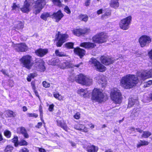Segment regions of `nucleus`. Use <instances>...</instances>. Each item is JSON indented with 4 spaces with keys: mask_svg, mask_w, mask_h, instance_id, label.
Segmentation results:
<instances>
[{
    "mask_svg": "<svg viewBox=\"0 0 152 152\" xmlns=\"http://www.w3.org/2000/svg\"><path fill=\"white\" fill-rule=\"evenodd\" d=\"M103 10L101 9L97 11V13L98 15H100L102 13Z\"/></svg>",
    "mask_w": 152,
    "mask_h": 152,
    "instance_id": "0e129e2a",
    "label": "nucleus"
},
{
    "mask_svg": "<svg viewBox=\"0 0 152 152\" xmlns=\"http://www.w3.org/2000/svg\"><path fill=\"white\" fill-rule=\"evenodd\" d=\"M129 130L131 131V132L134 131V132H136V129L133 127H131L129 128Z\"/></svg>",
    "mask_w": 152,
    "mask_h": 152,
    "instance_id": "e2e57ef3",
    "label": "nucleus"
},
{
    "mask_svg": "<svg viewBox=\"0 0 152 152\" xmlns=\"http://www.w3.org/2000/svg\"><path fill=\"white\" fill-rule=\"evenodd\" d=\"M61 61L58 58H54L52 60L51 64L54 66H58L59 67Z\"/></svg>",
    "mask_w": 152,
    "mask_h": 152,
    "instance_id": "c756f323",
    "label": "nucleus"
},
{
    "mask_svg": "<svg viewBox=\"0 0 152 152\" xmlns=\"http://www.w3.org/2000/svg\"><path fill=\"white\" fill-rule=\"evenodd\" d=\"M140 110L139 108H134L131 112L130 117L132 119H134L135 118L139 116Z\"/></svg>",
    "mask_w": 152,
    "mask_h": 152,
    "instance_id": "412c9836",
    "label": "nucleus"
},
{
    "mask_svg": "<svg viewBox=\"0 0 152 152\" xmlns=\"http://www.w3.org/2000/svg\"><path fill=\"white\" fill-rule=\"evenodd\" d=\"M20 152H29V150L26 148H24L21 149Z\"/></svg>",
    "mask_w": 152,
    "mask_h": 152,
    "instance_id": "052dcab7",
    "label": "nucleus"
},
{
    "mask_svg": "<svg viewBox=\"0 0 152 152\" xmlns=\"http://www.w3.org/2000/svg\"><path fill=\"white\" fill-rule=\"evenodd\" d=\"M68 37L67 34H61L60 33V32L58 31L56 35L55 40L58 41L56 43V45L58 47H61L66 42Z\"/></svg>",
    "mask_w": 152,
    "mask_h": 152,
    "instance_id": "423d86ee",
    "label": "nucleus"
},
{
    "mask_svg": "<svg viewBox=\"0 0 152 152\" xmlns=\"http://www.w3.org/2000/svg\"><path fill=\"white\" fill-rule=\"evenodd\" d=\"M4 135L8 138H10L11 135V132L7 130H6L4 132Z\"/></svg>",
    "mask_w": 152,
    "mask_h": 152,
    "instance_id": "ea45409f",
    "label": "nucleus"
},
{
    "mask_svg": "<svg viewBox=\"0 0 152 152\" xmlns=\"http://www.w3.org/2000/svg\"><path fill=\"white\" fill-rule=\"evenodd\" d=\"M48 52V50L47 49H39L35 51V53L37 56L42 57L46 54Z\"/></svg>",
    "mask_w": 152,
    "mask_h": 152,
    "instance_id": "aec40b11",
    "label": "nucleus"
},
{
    "mask_svg": "<svg viewBox=\"0 0 152 152\" xmlns=\"http://www.w3.org/2000/svg\"><path fill=\"white\" fill-rule=\"evenodd\" d=\"M80 18L82 20L85 22H86L88 20V17L86 15H83L80 16Z\"/></svg>",
    "mask_w": 152,
    "mask_h": 152,
    "instance_id": "c03bdc74",
    "label": "nucleus"
},
{
    "mask_svg": "<svg viewBox=\"0 0 152 152\" xmlns=\"http://www.w3.org/2000/svg\"><path fill=\"white\" fill-rule=\"evenodd\" d=\"M110 96L112 99L116 103L121 102V96L119 90L114 88L111 92Z\"/></svg>",
    "mask_w": 152,
    "mask_h": 152,
    "instance_id": "6e6552de",
    "label": "nucleus"
},
{
    "mask_svg": "<svg viewBox=\"0 0 152 152\" xmlns=\"http://www.w3.org/2000/svg\"><path fill=\"white\" fill-rule=\"evenodd\" d=\"M87 149L88 152H97L98 148L93 145H90L87 146Z\"/></svg>",
    "mask_w": 152,
    "mask_h": 152,
    "instance_id": "a878e982",
    "label": "nucleus"
},
{
    "mask_svg": "<svg viewBox=\"0 0 152 152\" xmlns=\"http://www.w3.org/2000/svg\"><path fill=\"white\" fill-rule=\"evenodd\" d=\"M13 147L10 145L7 146L4 149L5 152H11L12 151Z\"/></svg>",
    "mask_w": 152,
    "mask_h": 152,
    "instance_id": "e433bc0d",
    "label": "nucleus"
},
{
    "mask_svg": "<svg viewBox=\"0 0 152 152\" xmlns=\"http://www.w3.org/2000/svg\"><path fill=\"white\" fill-rule=\"evenodd\" d=\"M137 75V77L132 75H128L123 77L120 81L121 86L126 89L131 88L138 83L139 79L145 80L152 77V69L140 73Z\"/></svg>",
    "mask_w": 152,
    "mask_h": 152,
    "instance_id": "f257e3e1",
    "label": "nucleus"
},
{
    "mask_svg": "<svg viewBox=\"0 0 152 152\" xmlns=\"http://www.w3.org/2000/svg\"><path fill=\"white\" fill-rule=\"evenodd\" d=\"M1 72L4 75L7 76L8 77H10L8 73L5 70L2 69L1 70Z\"/></svg>",
    "mask_w": 152,
    "mask_h": 152,
    "instance_id": "09e8293b",
    "label": "nucleus"
},
{
    "mask_svg": "<svg viewBox=\"0 0 152 152\" xmlns=\"http://www.w3.org/2000/svg\"><path fill=\"white\" fill-rule=\"evenodd\" d=\"M92 99L99 102L106 100L107 96H105L99 89L94 88L92 92Z\"/></svg>",
    "mask_w": 152,
    "mask_h": 152,
    "instance_id": "7ed1b4c3",
    "label": "nucleus"
},
{
    "mask_svg": "<svg viewBox=\"0 0 152 152\" xmlns=\"http://www.w3.org/2000/svg\"><path fill=\"white\" fill-rule=\"evenodd\" d=\"M148 55L150 58L152 60V49L149 52Z\"/></svg>",
    "mask_w": 152,
    "mask_h": 152,
    "instance_id": "338daca9",
    "label": "nucleus"
},
{
    "mask_svg": "<svg viewBox=\"0 0 152 152\" xmlns=\"http://www.w3.org/2000/svg\"><path fill=\"white\" fill-rule=\"evenodd\" d=\"M35 66L38 69V70L43 72L45 69L44 66V61L40 58L37 59L36 60Z\"/></svg>",
    "mask_w": 152,
    "mask_h": 152,
    "instance_id": "4468645a",
    "label": "nucleus"
},
{
    "mask_svg": "<svg viewBox=\"0 0 152 152\" xmlns=\"http://www.w3.org/2000/svg\"><path fill=\"white\" fill-rule=\"evenodd\" d=\"M74 44L72 42H68L65 44V47L69 48H73Z\"/></svg>",
    "mask_w": 152,
    "mask_h": 152,
    "instance_id": "79ce46f5",
    "label": "nucleus"
},
{
    "mask_svg": "<svg viewBox=\"0 0 152 152\" xmlns=\"http://www.w3.org/2000/svg\"><path fill=\"white\" fill-rule=\"evenodd\" d=\"M151 39L150 37L146 35H143L140 37L139 41L141 47H143L151 42Z\"/></svg>",
    "mask_w": 152,
    "mask_h": 152,
    "instance_id": "9b49d317",
    "label": "nucleus"
},
{
    "mask_svg": "<svg viewBox=\"0 0 152 152\" xmlns=\"http://www.w3.org/2000/svg\"><path fill=\"white\" fill-rule=\"evenodd\" d=\"M110 5L111 7L115 9L117 8L119 6L118 0H111Z\"/></svg>",
    "mask_w": 152,
    "mask_h": 152,
    "instance_id": "bb28decb",
    "label": "nucleus"
},
{
    "mask_svg": "<svg viewBox=\"0 0 152 152\" xmlns=\"http://www.w3.org/2000/svg\"><path fill=\"white\" fill-rule=\"evenodd\" d=\"M74 117L76 119H78L80 117V114L79 113H77L74 115Z\"/></svg>",
    "mask_w": 152,
    "mask_h": 152,
    "instance_id": "3c124183",
    "label": "nucleus"
},
{
    "mask_svg": "<svg viewBox=\"0 0 152 152\" xmlns=\"http://www.w3.org/2000/svg\"><path fill=\"white\" fill-rule=\"evenodd\" d=\"M80 46L86 48H93L96 46V45L93 43L90 42H84L81 43Z\"/></svg>",
    "mask_w": 152,
    "mask_h": 152,
    "instance_id": "4be33fe9",
    "label": "nucleus"
},
{
    "mask_svg": "<svg viewBox=\"0 0 152 152\" xmlns=\"http://www.w3.org/2000/svg\"><path fill=\"white\" fill-rule=\"evenodd\" d=\"M111 14V12L110 11H109L107 12H106L104 14L102 15V18H104L106 16H110Z\"/></svg>",
    "mask_w": 152,
    "mask_h": 152,
    "instance_id": "de8ad7c7",
    "label": "nucleus"
},
{
    "mask_svg": "<svg viewBox=\"0 0 152 152\" xmlns=\"http://www.w3.org/2000/svg\"><path fill=\"white\" fill-rule=\"evenodd\" d=\"M20 61L23 64V66L30 69L33 64L32 62V58L29 55L23 56L20 59Z\"/></svg>",
    "mask_w": 152,
    "mask_h": 152,
    "instance_id": "39448f33",
    "label": "nucleus"
},
{
    "mask_svg": "<svg viewBox=\"0 0 152 152\" xmlns=\"http://www.w3.org/2000/svg\"><path fill=\"white\" fill-rule=\"evenodd\" d=\"M20 131L21 133L25 137L28 138L29 135L27 134L26 130L24 127H21L20 128Z\"/></svg>",
    "mask_w": 152,
    "mask_h": 152,
    "instance_id": "c85d7f7f",
    "label": "nucleus"
},
{
    "mask_svg": "<svg viewBox=\"0 0 152 152\" xmlns=\"http://www.w3.org/2000/svg\"><path fill=\"white\" fill-rule=\"evenodd\" d=\"M100 61L105 65H108L113 63L115 60L113 58L103 56L101 57Z\"/></svg>",
    "mask_w": 152,
    "mask_h": 152,
    "instance_id": "9d476101",
    "label": "nucleus"
},
{
    "mask_svg": "<svg viewBox=\"0 0 152 152\" xmlns=\"http://www.w3.org/2000/svg\"><path fill=\"white\" fill-rule=\"evenodd\" d=\"M18 7V6L15 3H13V5L12 7V10H15Z\"/></svg>",
    "mask_w": 152,
    "mask_h": 152,
    "instance_id": "4d7b16f0",
    "label": "nucleus"
},
{
    "mask_svg": "<svg viewBox=\"0 0 152 152\" xmlns=\"http://www.w3.org/2000/svg\"><path fill=\"white\" fill-rule=\"evenodd\" d=\"M39 112L40 113V116L41 120L43 121L44 123H45L44 122V120H43V112L42 110L41 109H39Z\"/></svg>",
    "mask_w": 152,
    "mask_h": 152,
    "instance_id": "8fccbe9b",
    "label": "nucleus"
},
{
    "mask_svg": "<svg viewBox=\"0 0 152 152\" xmlns=\"http://www.w3.org/2000/svg\"><path fill=\"white\" fill-rule=\"evenodd\" d=\"M42 85L45 88H48L50 86V84L45 81H43L42 82Z\"/></svg>",
    "mask_w": 152,
    "mask_h": 152,
    "instance_id": "49530a36",
    "label": "nucleus"
},
{
    "mask_svg": "<svg viewBox=\"0 0 152 152\" xmlns=\"http://www.w3.org/2000/svg\"><path fill=\"white\" fill-rule=\"evenodd\" d=\"M75 81L79 83L86 86H90L93 83L92 79L82 74L76 76L75 77Z\"/></svg>",
    "mask_w": 152,
    "mask_h": 152,
    "instance_id": "f03ea898",
    "label": "nucleus"
},
{
    "mask_svg": "<svg viewBox=\"0 0 152 152\" xmlns=\"http://www.w3.org/2000/svg\"><path fill=\"white\" fill-rule=\"evenodd\" d=\"M54 105L53 104L50 105L49 106V110L50 111H52Z\"/></svg>",
    "mask_w": 152,
    "mask_h": 152,
    "instance_id": "bf43d9fd",
    "label": "nucleus"
},
{
    "mask_svg": "<svg viewBox=\"0 0 152 152\" xmlns=\"http://www.w3.org/2000/svg\"><path fill=\"white\" fill-rule=\"evenodd\" d=\"M91 3L90 0H86L85 1L84 4L85 6L88 7L89 6Z\"/></svg>",
    "mask_w": 152,
    "mask_h": 152,
    "instance_id": "864d4df0",
    "label": "nucleus"
},
{
    "mask_svg": "<svg viewBox=\"0 0 152 152\" xmlns=\"http://www.w3.org/2000/svg\"><path fill=\"white\" fill-rule=\"evenodd\" d=\"M37 5L36 6L35 8H37L36 10V13H39L44 6L46 2L45 0H39L37 2Z\"/></svg>",
    "mask_w": 152,
    "mask_h": 152,
    "instance_id": "dca6fc26",
    "label": "nucleus"
},
{
    "mask_svg": "<svg viewBox=\"0 0 152 152\" xmlns=\"http://www.w3.org/2000/svg\"><path fill=\"white\" fill-rule=\"evenodd\" d=\"M29 75L31 78H34L35 77H36L37 76V74L36 73H31Z\"/></svg>",
    "mask_w": 152,
    "mask_h": 152,
    "instance_id": "13d9d810",
    "label": "nucleus"
},
{
    "mask_svg": "<svg viewBox=\"0 0 152 152\" xmlns=\"http://www.w3.org/2000/svg\"><path fill=\"white\" fill-rule=\"evenodd\" d=\"M149 143V142L145 140H140L138 141V143L137 144V148H139L140 147L143 145H147Z\"/></svg>",
    "mask_w": 152,
    "mask_h": 152,
    "instance_id": "cd10ccee",
    "label": "nucleus"
},
{
    "mask_svg": "<svg viewBox=\"0 0 152 152\" xmlns=\"http://www.w3.org/2000/svg\"><path fill=\"white\" fill-rule=\"evenodd\" d=\"M74 52L76 54L79 56L81 58L84 56L85 53V51L84 49L80 48H75Z\"/></svg>",
    "mask_w": 152,
    "mask_h": 152,
    "instance_id": "5701e85b",
    "label": "nucleus"
},
{
    "mask_svg": "<svg viewBox=\"0 0 152 152\" xmlns=\"http://www.w3.org/2000/svg\"><path fill=\"white\" fill-rule=\"evenodd\" d=\"M152 84V80H149L145 83L146 87H148Z\"/></svg>",
    "mask_w": 152,
    "mask_h": 152,
    "instance_id": "603ef678",
    "label": "nucleus"
},
{
    "mask_svg": "<svg viewBox=\"0 0 152 152\" xmlns=\"http://www.w3.org/2000/svg\"><path fill=\"white\" fill-rule=\"evenodd\" d=\"M52 15L55 19L56 21L57 22H59L64 16L63 14L60 10L58 11L57 12L54 13Z\"/></svg>",
    "mask_w": 152,
    "mask_h": 152,
    "instance_id": "6ab92c4d",
    "label": "nucleus"
},
{
    "mask_svg": "<svg viewBox=\"0 0 152 152\" xmlns=\"http://www.w3.org/2000/svg\"><path fill=\"white\" fill-rule=\"evenodd\" d=\"M64 10L67 13H69L71 12L70 9L67 6H66L65 7Z\"/></svg>",
    "mask_w": 152,
    "mask_h": 152,
    "instance_id": "6e6d98bb",
    "label": "nucleus"
},
{
    "mask_svg": "<svg viewBox=\"0 0 152 152\" xmlns=\"http://www.w3.org/2000/svg\"><path fill=\"white\" fill-rule=\"evenodd\" d=\"M93 41L98 44L105 42L107 39V36L103 32H100L94 36L92 38Z\"/></svg>",
    "mask_w": 152,
    "mask_h": 152,
    "instance_id": "20e7f679",
    "label": "nucleus"
},
{
    "mask_svg": "<svg viewBox=\"0 0 152 152\" xmlns=\"http://www.w3.org/2000/svg\"><path fill=\"white\" fill-rule=\"evenodd\" d=\"M151 135V132L148 131H143L142 135V137L147 138Z\"/></svg>",
    "mask_w": 152,
    "mask_h": 152,
    "instance_id": "473e14b6",
    "label": "nucleus"
},
{
    "mask_svg": "<svg viewBox=\"0 0 152 152\" xmlns=\"http://www.w3.org/2000/svg\"><path fill=\"white\" fill-rule=\"evenodd\" d=\"M84 128V126L81 124H77L74 126V128L78 130H82Z\"/></svg>",
    "mask_w": 152,
    "mask_h": 152,
    "instance_id": "72a5a7b5",
    "label": "nucleus"
},
{
    "mask_svg": "<svg viewBox=\"0 0 152 152\" xmlns=\"http://www.w3.org/2000/svg\"><path fill=\"white\" fill-rule=\"evenodd\" d=\"M50 16V15L48 13L45 12L41 15L40 17L43 20H46L47 19V18L49 17Z\"/></svg>",
    "mask_w": 152,
    "mask_h": 152,
    "instance_id": "f704fd0d",
    "label": "nucleus"
},
{
    "mask_svg": "<svg viewBox=\"0 0 152 152\" xmlns=\"http://www.w3.org/2000/svg\"><path fill=\"white\" fill-rule=\"evenodd\" d=\"M69 142L72 146L74 147H76V144L75 143L71 141H69Z\"/></svg>",
    "mask_w": 152,
    "mask_h": 152,
    "instance_id": "69168bd1",
    "label": "nucleus"
},
{
    "mask_svg": "<svg viewBox=\"0 0 152 152\" xmlns=\"http://www.w3.org/2000/svg\"><path fill=\"white\" fill-rule=\"evenodd\" d=\"M132 20V17L129 16L121 20L119 23V26L123 30H126L129 28Z\"/></svg>",
    "mask_w": 152,
    "mask_h": 152,
    "instance_id": "1a4fd4ad",
    "label": "nucleus"
},
{
    "mask_svg": "<svg viewBox=\"0 0 152 152\" xmlns=\"http://www.w3.org/2000/svg\"><path fill=\"white\" fill-rule=\"evenodd\" d=\"M18 145L20 146L27 145H28V143L25 140H22L19 142Z\"/></svg>",
    "mask_w": 152,
    "mask_h": 152,
    "instance_id": "37998d69",
    "label": "nucleus"
},
{
    "mask_svg": "<svg viewBox=\"0 0 152 152\" xmlns=\"http://www.w3.org/2000/svg\"><path fill=\"white\" fill-rule=\"evenodd\" d=\"M96 79L98 80V82L99 84L102 85L103 87H104L107 83V81L106 78L104 76L99 75L96 77Z\"/></svg>",
    "mask_w": 152,
    "mask_h": 152,
    "instance_id": "a211bd4d",
    "label": "nucleus"
},
{
    "mask_svg": "<svg viewBox=\"0 0 152 152\" xmlns=\"http://www.w3.org/2000/svg\"><path fill=\"white\" fill-rule=\"evenodd\" d=\"M42 122H39L36 127L38 128H39L42 126Z\"/></svg>",
    "mask_w": 152,
    "mask_h": 152,
    "instance_id": "680f3d73",
    "label": "nucleus"
},
{
    "mask_svg": "<svg viewBox=\"0 0 152 152\" xmlns=\"http://www.w3.org/2000/svg\"><path fill=\"white\" fill-rule=\"evenodd\" d=\"M79 93L81 96L84 97H86L90 96L91 92L88 91L86 90L83 89H80L78 91Z\"/></svg>",
    "mask_w": 152,
    "mask_h": 152,
    "instance_id": "b1692460",
    "label": "nucleus"
},
{
    "mask_svg": "<svg viewBox=\"0 0 152 152\" xmlns=\"http://www.w3.org/2000/svg\"><path fill=\"white\" fill-rule=\"evenodd\" d=\"M90 62L93 65L94 68L96 71L103 72L105 71L106 69L104 66L95 58H91L90 61Z\"/></svg>",
    "mask_w": 152,
    "mask_h": 152,
    "instance_id": "0eeeda50",
    "label": "nucleus"
},
{
    "mask_svg": "<svg viewBox=\"0 0 152 152\" xmlns=\"http://www.w3.org/2000/svg\"><path fill=\"white\" fill-rule=\"evenodd\" d=\"M53 95L54 97L58 100H61L62 99V97L58 92H54Z\"/></svg>",
    "mask_w": 152,
    "mask_h": 152,
    "instance_id": "4c0bfd02",
    "label": "nucleus"
},
{
    "mask_svg": "<svg viewBox=\"0 0 152 152\" xmlns=\"http://www.w3.org/2000/svg\"><path fill=\"white\" fill-rule=\"evenodd\" d=\"M24 23L20 21H18L17 25L15 26L16 28L18 29H22L24 27Z\"/></svg>",
    "mask_w": 152,
    "mask_h": 152,
    "instance_id": "c9c22d12",
    "label": "nucleus"
},
{
    "mask_svg": "<svg viewBox=\"0 0 152 152\" xmlns=\"http://www.w3.org/2000/svg\"><path fill=\"white\" fill-rule=\"evenodd\" d=\"M31 1H27L26 0L24 3L23 7L21 8L22 12L25 13L28 12L30 10L31 3Z\"/></svg>",
    "mask_w": 152,
    "mask_h": 152,
    "instance_id": "f3484780",
    "label": "nucleus"
},
{
    "mask_svg": "<svg viewBox=\"0 0 152 152\" xmlns=\"http://www.w3.org/2000/svg\"><path fill=\"white\" fill-rule=\"evenodd\" d=\"M82 64V62H81L77 65H74L70 62L66 61L64 62H63L62 63H61V62L59 67L60 68L63 69L71 67H73L74 66L79 67L81 64Z\"/></svg>",
    "mask_w": 152,
    "mask_h": 152,
    "instance_id": "f8f14e48",
    "label": "nucleus"
},
{
    "mask_svg": "<svg viewBox=\"0 0 152 152\" xmlns=\"http://www.w3.org/2000/svg\"><path fill=\"white\" fill-rule=\"evenodd\" d=\"M7 114L9 117H14L16 115L12 111L8 110L7 111Z\"/></svg>",
    "mask_w": 152,
    "mask_h": 152,
    "instance_id": "58836bf2",
    "label": "nucleus"
},
{
    "mask_svg": "<svg viewBox=\"0 0 152 152\" xmlns=\"http://www.w3.org/2000/svg\"><path fill=\"white\" fill-rule=\"evenodd\" d=\"M18 138L17 136L15 137L12 140V142L14 143L15 146L17 147L18 145Z\"/></svg>",
    "mask_w": 152,
    "mask_h": 152,
    "instance_id": "a19ab883",
    "label": "nucleus"
},
{
    "mask_svg": "<svg viewBox=\"0 0 152 152\" xmlns=\"http://www.w3.org/2000/svg\"><path fill=\"white\" fill-rule=\"evenodd\" d=\"M28 116L29 117H34L35 118H37L38 116V115L35 113H28L27 114Z\"/></svg>",
    "mask_w": 152,
    "mask_h": 152,
    "instance_id": "a18cd8bd",
    "label": "nucleus"
},
{
    "mask_svg": "<svg viewBox=\"0 0 152 152\" xmlns=\"http://www.w3.org/2000/svg\"><path fill=\"white\" fill-rule=\"evenodd\" d=\"M137 101L135 99L132 98H130L129 99V103L128 107H131L135 103L137 102Z\"/></svg>",
    "mask_w": 152,
    "mask_h": 152,
    "instance_id": "7c9ffc66",
    "label": "nucleus"
},
{
    "mask_svg": "<svg viewBox=\"0 0 152 152\" xmlns=\"http://www.w3.org/2000/svg\"><path fill=\"white\" fill-rule=\"evenodd\" d=\"M31 84L32 89L33 90L36 89L35 82L33 81L31 82Z\"/></svg>",
    "mask_w": 152,
    "mask_h": 152,
    "instance_id": "5fc2aeb1",
    "label": "nucleus"
},
{
    "mask_svg": "<svg viewBox=\"0 0 152 152\" xmlns=\"http://www.w3.org/2000/svg\"><path fill=\"white\" fill-rule=\"evenodd\" d=\"M38 148L39 149V151L40 152H46V150L43 148Z\"/></svg>",
    "mask_w": 152,
    "mask_h": 152,
    "instance_id": "774afa93",
    "label": "nucleus"
},
{
    "mask_svg": "<svg viewBox=\"0 0 152 152\" xmlns=\"http://www.w3.org/2000/svg\"><path fill=\"white\" fill-rule=\"evenodd\" d=\"M89 28H85L84 29H78L74 30L73 31V34L79 36L83 34L88 33L90 31Z\"/></svg>",
    "mask_w": 152,
    "mask_h": 152,
    "instance_id": "2eb2a0df",
    "label": "nucleus"
},
{
    "mask_svg": "<svg viewBox=\"0 0 152 152\" xmlns=\"http://www.w3.org/2000/svg\"><path fill=\"white\" fill-rule=\"evenodd\" d=\"M12 46L18 52H25L28 49V47L25 43L13 44Z\"/></svg>",
    "mask_w": 152,
    "mask_h": 152,
    "instance_id": "ddd939ff",
    "label": "nucleus"
},
{
    "mask_svg": "<svg viewBox=\"0 0 152 152\" xmlns=\"http://www.w3.org/2000/svg\"><path fill=\"white\" fill-rule=\"evenodd\" d=\"M57 125L61 127L66 131H67L69 129V128L67 126L66 123L62 122L61 121L59 120L56 121Z\"/></svg>",
    "mask_w": 152,
    "mask_h": 152,
    "instance_id": "393cba45",
    "label": "nucleus"
},
{
    "mask_svg": "<svg viewBox=\"0 0 152 152\" xmlns=\"http://www.w3.org/2000/svg\"><path fill=\"white\" fill-rule=\"evenodd\" d=\"M56 55L59 57L67 56L66 54L63 52H60L58 50H56L55 51Z\"/></svg>",
    "mask_w": 152,
    "mask_h": 152,
    "instance_id": "2f4dec72",
    "label": "nucleus"
}]
</instances>
